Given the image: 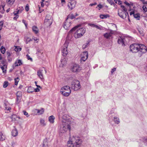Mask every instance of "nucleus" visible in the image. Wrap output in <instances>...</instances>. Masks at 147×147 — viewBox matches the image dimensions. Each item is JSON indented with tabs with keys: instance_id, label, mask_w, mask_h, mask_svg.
Listing matches in <instances>:
<instances>
[{
	"instance_id": "obj_36",
	"label": "nucleus",
	"mask_w": 147,
	"mask_h": 147,
	"mask_svg": "<svg viewBox=\"0 0 147 147\" xmlns=\"http://www.w3.org/2000/svg\"><path fill=\"white\" fill-rule=\"evenodd\" d=\"M22 48L19 46H15L14 50L16 52L20 51H21Z\"/></svg>"
},
{
	"instance_id": "obj_42",
	"label": "nucleus",
	"mask_w": 147,
	"mask_h": 147,
	"mask_svg": "<svg viewBox=\"0 0 147 147\" xmlns=\"http://www.w3.org/2000/svg\"><path fill=\"white\" fill-rule=\"evenodd\" d=\"M61 63L62 65L64 66L67 63V61H66V60L65 59H62V60L61 61Z\"/></svg>"
},
{
	"instance_id": "obj_57",
	"label": "nucleus",
	"mask_w": 147,
	"mask_h": 147,
	"mask_svg": "<svg viewBox=\"0 0 147 147\" xmlns=\"http://www.w3.org/2000/svg\"><path fill=\"white\" fill-rule=\"evenodd\" d=\"M3 23L2 22H0V30H1L3 26Z\"/></svg>"
},
{
	"instance_id": "obj_11",
	"label": "nucleus",
	"mask_w": 147,
	"mask_h": 147,
	"mask_svg": "<svg viewBox=\"0 0 147 147\" xmlns=\"http://www.w3.org/2000/svg\"><path fill=\"white\" fill-rule=\"evenodd\" d=\"M88 56V52L87 51H85L83 52L81 54V62L82 61L84 62L87 59Z\"/></svg>"
},
{
	"instance_id": "obj_4",
	"label": "nucleus",
	"mask_w": 147,
	"mask_h": 147,
	"mask_svg": "<svg viewBox=\"0 0 147 147\" xmlns=\"http://www.w3.org/2000/svg\"><path fill=\"white\" fill-rule=\"evenodd\" d=\"M60 91L61 94L65 96H68L71 93L70 88L68 86H65L62 87Z\"/></svg>"
},
{
	"instance_id": "obj_64",
	"label": "nucleus",
	"mask_w": 147,
	"mask_h": 147,
	"mask_svg": "<svg viewBox=\"0 0 147 147\" xmlns=\"http://www.w3.org/2000/svg\"><path fill=\"white\" fill-rule=\"evenodd\" d=\"M34 90L35 92H38L40 91V90L38 88H36L34 89Z\"/></svg>"
},
{
	"instance_id": "obj_6",
	"label": "nucleus",
	"mask_w": 147,
	"mask_h": 147,
	"mask_svg": "<svg viewBox=\"0 0 147 147\" xmlns=\"http://www.w3.org/2000/svg\"><path fill=\"white\" fill-rule=\"evenodd\" d=\"M73 140L75 141L74 144L77 147L80 146L82 142V140L81 138L78 136H74L73 138Z\"/></svg>"
},
{
	"instance_id": "obj_53",
	"label": "nucleus",
	"mask_w": 147,
	"mask_h": 147,
	"mask_svg": "<svg viewBox=\"0 0 147 147\" xmlns=\"http://www.w3.org/2000/svg\"><path fill=\"white\" fill-rule=\"evenodd\" d=\"M29 7L28 5L27 4L25 7V9L27 11H29Z\"/></svg>"
},
{
	"instance_id": "obj_59",
	"label": "nucleus",
	"mask_w": 147,
	"mask_h": 147,
	"mask_svg": "<svg viewBox=\"0 0 147 147\" xmlns=\"http://www.w3.org/2000/svg\"><path fill=\"white\" fill-rule=\"evenodd\" d=\"M143 141L145 143L146 141H147V137H144L143 138Z\"/></svg>"
},
{
	"instance_id": "obj_1",
	"label": "nucleus",
	"mask_w": 147,
	"mask_h": 147,
	"mask_svg": "<svg viewBox=\"0 0 147 147\" xmlns=\"http://www.w3.org/2000/svg\"><path fill=\"white\" fill-rule=\"evenodd\" d=\"M130 51L133 53H137L138 51L144 53L147 51V48L144 45L142 44L134 43L130 46Z\"/></svg>"
},
{
	"instance_id": "obj_10",
	"label": "nucleus",
	"mask_w": 147,
	"mask_h": 147,
	"mask_svg": "<svg viewBox=\"0 0 147 147\" xmlns=\"http://www.w3.org/2000/svg\"><path fill=\"white\" fill-rule=\"evenodd\" d=\"M50 142L49 139L46 138L43 140L42 143L40 145V147H49Z\"/></svg>"
},
{
	"instance_id": "obj_48",
	"label": "nucleus",
	"mask_w": 147,
	"mask_h": 147,
	"mask_svg": "<svg viewBox=\"0 0 147 147\" xmlns=\"http://www.w3.org/2000/svg\"><path fill=\"white\" fill-rule=\"evenodd\" d=\"M114 1L117 3L119 4H121L122 3V2L120 0H114Z\"/></svg>"
},
{
	"instance_id": "obj_44",
	"label": "nucleus",
	"mask_w": 147,
	"mask_h": 147,
	"mask_svg": "<svg viewBox=\"0 0 147 147\" xmlns=\"http://www.w3.org/2000/svg\"><path fill=\"white\" fill-rule=\"evenodd\" d=\"M21 99V98L17 97L16 100V104H19L20 102Z\"/></svg>"
},
{
	"instance_id": "obj_34",
	"label": "nucleus",
	"mask_w": 147,
	"mask_h": 147,
	"mask_svg": "<svg viewBox=\"0 0 147 147\" xmlns=\"http://www.w3.org/2000/svg\"><path fill=\"white\" fill-rule=\"evenodd\" d=\"M134 17L137 20H140V14L139 13H134Z\"/></svg>"
},
{
	"instance_id": "obj_49",
	"label": "nucleus",
	"mask_w": 147,
	"mask_h": 147,
	"mask_svg": "<svg viewBox=\"0 0 147 147\" xmlns=\"http://www.w3.org/2000/svg\"><path fill=\"white\" fill-rule=\"evenodd\" d=\"M23 112L24 115H25L27 117H28L30 115H28V114L27 112L25 111H23Z\"/></svg>"
},
{
	"instance_id": "obj_21",
	"label": "nucleus",
	"mask_w": 147,
	"mask_h": 147,
	"mask_svg": "<svg viewBox=\"0 0 147 147\" xmlns=\"http://www.w3.org/2000/svg\"><path fill=\"white\" fill-rule=\"evenodd\" d=\"M24 41H25L26 43L27 44L29 42L32 41V39L28 37L25 36L24 38Z\"/></svg>"
},
{
	"instance_id": "obj_27",
	"label": "nucleus",
	"mask_w": 147,
	"mask_h": 147,
	"mask_svg": "<svg viewBox=\"0 0 147 147\" xmlns=\"http://www.w3.org/2000/svg\"><path fill=\"white\" fill-rule=\"evenodd\" d=\"M88 25L90 26H91L93 27H95L96 28H97L99 29V30H101V27H100V26H98V25H96L94 24H89Z\"/></svg>"
},
{
	"instance_id": "obj_32",
	"label": "nucleus",
	"mask_w": 147,
	"mask_h": 147,
	"mask_svg": "<svg viewBox=\"0 0 147 147\" xmlns=\"http://www.w3.org/2000/svg\"><path fill=\"white\" fill-rule=\"evenodd\" d=\"M67 147H74V145L72 141H69L67 142Z\"/></svg>"
},
{
	"instance_id": "obj_46",
	"label": "nucleus",
	"mask_w": 147,
	"mask_h": 147,
	"mask_svg": "<svg viewBox=\"0 0 147 147\" xmlns=\"http://www.w3.org/2000/svg\"><path fill=\"white\" fill-rule=\"evenodd\" d=\"M121 7L123 9V11L125 12H127V9H126V8L125 7L124 5H121Z\"/></svg>"
},
{
	"instance_id": "obj_52",
	"label": "nucleus",
	"mask_w": 147,
	"mask_h": 147,
	"mask_svg": "<svg viewBox=\"0 0 147 147\" xmlns=\"http://www.w3.org/2000/svg\"><path fill=\"white\" fill-rule=\"evenodd\" d=\"M26 56L27 57V59L28 60H30L31 61H32V58H31L30 56L27 55H26Z\"/></svg>"
},
{
	"instance_id": "obj_45",
	"label": "nucleus",
	"mask_w": 147,
	"mask_h": 147,
	"mask_svg": "<svg viewBox=\"0 0 147 147\" xmlns=\"http://www.w3.org/2000/svg\"><path fill=\"white\" fill-rule=\"evenodd\" d=\"M8 82L7 81H5L3 84V87L4 88H6L8 85Z\"/></svg>"
},
{
	"instance_id": "obj_63",
	"label": "nucleus",
	"mask_w": 147,
	"mask_h": 147,
	"mask_svg": "<svg viewBox=\"0 0 147 147\" xmlns=\"http://www.w3.org/2000/svg\"><path fill=\"white\" fill-rule=\"evenodd\" d=\"M116 68H113L112 69L111 71V73H113L115 71H116Z\"/></svg>"
},
{
	"instance_id": "obj_38",
	"label": "nucleus",
	"mask_w": 147,
	"mask_h": 147,
	"mask_svg": "<svg viewBox=\"0 0 147 147\" xmlns=\"http://www.w3.org/2000/svg\"><path fill=\"white\" fill-rule=\"evenodd\" d=\"M35 111L37 112L38 113L40 114H41L44 112V110L43 109H42L41 110L36 109Z\"/></svg>"
},
{
	"instance_id": "obj_14",
	"label": "nucleus",
	"mask_w": 147,
	"mask_h": 147,
	"mask_svg": "<svg viewBox=\"0 0 147 147\" xmlns=\"http://www.w3.org/2000/svg\"><path fill=\"white\" fill-rule=\"evenodd\" d=\"M22 11V10H20V9H17L16 11H14L13 13H14V15L15 16V17L13 18V19L14 20H16L19 17V15H18V14L19 13H21Z\"/></svg>"
},
{
	"instance_id": "obj_55",
	"label": "nucleus",
	"mask_w": 147,
	"mask_h": 147,
	"mask_svg": "<svg viewBox=\"0 0 147 147\" xmlns=\"http://www.w3.org/2000/svg\"><path fill=\"white\" fill-rule=\"evenodd\" d=\"M7 58H9L11 56V54L10 52H7Z\"/></svg>"
},
{
	"instance_id": "obj_13",
	"label": "nucleus",
	"mask_w": 147,
	"mask_h": 147,
	"mask_svg": "<svg viewBox=\"0 0 147 147\" xmlns=\"http://www.w3.org/2000/svg\"><path fill=\"white\" fill-rule=\"evenodd\" d=\"M125 40V38L123 37H120L118 40L117 42L119 44H121L122 45L125 46V45L124 44Z\"/></svg>"
},
{
	"instance_id": "obj_58",
	"label": "nucleus",
	"mask_w": 147,
	"mask_h": 147,
	"mask_svg": "<svg viewBox=\"0 0 147 147\" xmlns=\"http://www.w3.org/2000/svg\"><path fill=\"white\" fill-rule=\"evenodd\" d=\"M32 40H34L35 41H36V42H38V39H37V38H32Z\"/></svg>"
},
{
	"instance_id": "obj_22",
	"label": "nucleus",
	"mask_w": 147,
	"mask_h": 147,
	"mask_svg": "<svg viewBox=\"0 0 147 147\" xmlns=\"http://www.w3.org/2000/svg\"><path fill=\"white\" fill-rule=\"evenodd\" d=\"M34 88L32 86H30L28 87L27 90V92L29 93H32L34 92Z\"/></svg>"
},
{
	"instance_id": "obj_20",
	"label": "nucleus",
	"mask_w": 147,
	"mask_h": 147,
	"mask_svg": "<svg viewBox=\"0 0 147 147\" xmlns=\"http://www.w3.org/2000/svg\"><path fill=\"white\" fill-rule=\"evenodd\" d=\"M83 35L81 32H79L76 31L74 34V36L76 38H78Z\"/></svg>"
},
{
	"instance_id": "obj_19",
	"label": "nucleus",
	"mask_w": 147,
	"mask_h": 147,
	"mask_svg": "<svg viewBox=\"0 0 147 147\" xmlns=\"http://www.w3.org/2000/svg\"><path fill=\"white\" fill-rule=\"evenodd\" d=\"M32 30L33 32L35 34H37L39 32V30L38 27L35 26H34L32 27Z\"/></svg>"
},
{
	"instance_id": "obj_41",
	"label": "nucleus",
	"mask_w": 147,
	"mask_h": 147,
	"mask_svg": "<svg viewBox=\"0 0 147 147\" xmlns=\"http://www.w3.org/2000/svg\"><path fill=\"white\" fill-rule=\"evenodd\" d=\"M19 78L18 77H17L16 78H15L14 79L15 80V84L16 85H17L18 84V82L19 80Z\"/></svg>"
},
{
	"instance_id": "obj_37",
	"label": "nucleus",
	"mask_w": 147,
	"mask_h": 147,
	"mask_svg": "<svg viewBox=\"0 0 147 147\" xmlns=\"http://www.w3.org/2000/svg\"><path fill=\"white\" fill-rule=\"evenodd\" d=\"M22 92L21 91H18L16 93L17 97L20 98H22Z\"/></svg>"
},
{
	"instance_id": "obj_12",
	"label": "nucleus",
	"mask_w": 147,
	"mask_h": 147,
	"mask_svg": "<svg viewBox=\"0 0 147 147\" xmlns=\"http://www.w3.org/2000/svg\"><path fill=\"white\" fill-rule=\"evenodd\" d=\"M118 14L121 18L123 19H124L126 18V17L127 14L128 15V17H129L128 13L127 12H125L123 11H122L120 13L118 12Z\"/></svg>"
},
{
	"instance_id": "obj_28",
	"label": "nucleus",
	"mask_w": 147,
	"mask_h": 147,
	"mask_svg": "<svg viewBox=\"0 0 147 147\" xmlns=\"http://www.w3.org/2000/svg\"><path fill=\"white\" fill-rule=\"evenodd\" d=\"M81 26L80 24L78 25L75 26L74 28H72L69 31V33H71L73 31H74L77 29L78 28L80 27Z\"/></svg>"
},
{
	"instance_id": "obj_2",
	"label": "nucleus",
	"mask_w": 147,
	"mask_h": 147,
	"mask_svg": "<svg viewBox=\"0 0 147 147\" xmlns=\"http://www.w3.org/2000/svg\"><path fill=\"white\" fill-rule=\"evenodd\" d=\"M59 131L60 133H64L69 129L71 130L70 124L65 122H61L59 124Z\"/></svg>"
},
{
	"instance_id": "obj_8",
	"label": "nucleus",
	"mask_w": 147,
	"mask_h": 147,
	"mask_svg": "<svg viewBox=\"0 0 147 147\" xmlns=\"http://www.w3.org/2000/svg\"><path fill=\"white\" fill-rule=\"evenodd\" d=\"M69 42L68 41L66 40L64 44L63 48L62 50V52L63 53V55L64 56H66L68 54V52L67 50V47Z\"/></svg>"
},
{
	"instance_id": "obj_5",
	"label": "nucleus",
	"mask_w": 147,
	"mask_h": 147,
	"mask_svg": "<svg viewBox=\"0 0 147 147\" xmlns=\"http://www.w3.org/2000/svg\"><path fill=\"white\" fill-rule=\"evenodd\" d=\"M81 86L79 81L74 80L71 82V88L74 90H78L81 88Z\"/></svg>"
},
{
	"instance_id": "obj_25",
	"label": "nucleus",
	"mask_w": 147,
	"mask_h": 147,
	"mask_svg": "<svg viewBox=\"0 0 147 147\" xmlns=\"http://www.w3.org/2000/svg\"><path fill=\"white\" fill-rule=\"evenodd\" d=\"M16 66H20L22 64V63L21 60L19 59L16 61L15 63Z\"/></svg>"
},
{
	"instance_id": "obj_26",
	"label": "nucleus",
	"mask_w": 147,
	"mask_h": 147,
	"mask_svg": "<svg viewBox=\"0 0 147 147\" xmlns=\"http://www.w3.org/2000/svg\"><path fill=\"white\" fill-rule=\"evenodd\" d=\"M100 17L101 19H103L107 18L110 17V15L108 14H100Z\"/></svg>"
},
{
	"instance_id": "obj_7",
	"label": "nucleus",
	"mask_w": 147,
	"mask_h": 147,
	"mask_svg": "<svg viewBox=\"0 0 147 147\" xmlns=\"http://www.w3.org/2000/svg\"><path fill=\"white\" fill-rule=\"evenodd\" d=\"M70 70L74 73L78 72L81 70V67L78 65L74 64L71 66Z\"/></svg>"
},
{
	"instance_id": "obj_62",
	"label": "nucleus",
	"mask_w": 147,
	"mask_h": 147,
	"mask_svg": "<svg viewBox=\"0 0 147 147\" xmlns=\"http://www.w3.org/2000/svg\"><path fill=\"white\" fill-rule=\"evenodd\" d=\"M124 3L126 4V5H127V6H128L129 7V6H130V4L129 3H128V2H127V1H125L124 2Z\"/></svg>"
},
{
	"instance_id": "obj_23",
	"label": "nucleus",
	"mask_w": 147,
	"mask_h": 147,
	"mask_svg": "<svg viewBox=\"0 0 147 147\" xmlns=\"http://www.w3.org/2000/svg\"><path fill=\"white\" fill-rule=\"evenodd\" d=\"M85 31L86 30L85 28H82L79 29L76 31L79 32H81L83 35L85 33Z\"/></svg>"
},
{
	"instance_id": "obj_15",
	"label": "nucleus",
	"mask_w": 147,
	"mask_h": 147,
	"mask_svg": "<svg viewBox=\"0 0 147 147\" xmlns=\"http://www.w3.org/2000/svg\"><path fill=\"white\" fill-rule=\"evenodd\" d=\"M70 26L71 22L66 21L64 23L63 27L65 29L67 30L69 28Z\"/></svg>"
},
{
	"instance_id": "obj_3",
	"label": "nucleus",
	"mask_w": 147,
	"mask_h": 147,
	"mask_svg": "<svg viewBox=\"0 0 147 147\" xmlns=\"http://www.w3.org/2000/svg\"><path fill=\"white\" fill-rule=\"evenodd\" d=\"M58 116L59 118H61L62 120L61 122H65L70 124L71 122L70 121V119L69 116L66 114H65L64 112L61 111L58 114Z\"/></svg>"
},
{
	"instance_id": "obj_60",
	"label": "nucleus",
	"mask_w": 147,
	"mask_h": 147,
	"mask_svg": "<svg viewBox=\"0 0 147 147\" xmlns=\"http://www.w3.org/2000/svg\"><path fill=\"white\" fill-rule=\"evenodd\" d=\"M97 6L99 8V9H98L99 10H100L101 8H102V5L100 4L98 5Z\"/></svg>"
},
{
	"instance_id": "obj_17",
	"label": "nucleus",
	"mask_w": 147,
	"mask_h": 147,
	"mask_svg": "<svg viewBox=\"0 0 147 147\" xmlns=\"http://www.w3.org/2000/svg\"><path fill=\"white\" fill-rule=\"evenodd\" d=\"M45 20V23H46V22H47V20H49L50 23H51V21H53V19L51 16L49 14H47L46 15Z\"/></svg>"
},
{
	"instance_id": "obj_33",
	"label": "nucleus",
	"mask_w": 147,
	"mask_h": 147,
	"mask_svg": "<svg viewBox=\"0 0 147 147\" xmlns=\"http://www.w3.org/2000/svg\"><path fill=\"white\" fill-rule=\"evenodd\" d=\"M113 121L115 123L117 124H118L120 123L119 119L116 117H114Z\"/></svg>"
},
{
	"instance_id": "obj_40",
	"label": "nucleus",
	"mask_w": 147,
	"mask_h": 147,
	"mask_svg": "<svg viewBox=\"0 0 147 147\" xmlns=\"http://www.w3.org/2000/svg\"><path fill=\"white\" fill-rule=\"evenodd\" d=\"M0 50L1 51V53L4 54L5 51V48L3 47L2 46L1 48H0Z\"/></svg>"
},
{
	"instance_id": "obj_18",
	"label": "nucleus",
	"mask_w": 147,
	"mask_h": 147,
	"mask_svg": "<svg viewBox=\"0 0 147 147\" xmlns=\"http://www.w3.org/2000/svg\"><path fill=\"white\" fill-rule=\"evenodd\" d=\"M76 5V3L72 2H69L68 4V6L71 10L74 8Z\"/></svg>"
},
{
	"instance_id": "obj_47",
	"label": "nucleus",
	"mask_w": 147,
	"mask_h": 147,
	"mask_svg": "<svg viewBox=\"0 0 147 147\" xmlns=\"http://www.w3.org/2000/svg\"><path fill=\"white\" fill-rule=\"evenodd\" d=\"M89 42L88 41L84 45L82 46V48L83 49H85L86 48L87 46V45L89 44Z\"/></svg>"
},
{
	"instance_id": "obj_24",
	"label": "nucleus",
	"mask_w": 147,
	"mask_h": 147,
	"mask_svg": "<svg viewBox=\"0 0 147 147\" xmlns=\"http://www.w3.org/2000/svg\"><path fill=\"white\" fill-rule=\"evenodd\" d=\"M55 117L53 115L50 116L49 117V121L51 123H53L54 122Z\"/></svg>"
},
{
	"instance_id": "obj_51",
	"label": "nucleus",
	"mask_w": 147,
	"mask_h": 147,
	"mask_svg": "<svg viewBox=\"0 0 147 147\" xmlns=\"http://www.w3.org/2000/svg\"><path fill=\"white\" fill-rule=\"evenodd\" d=\"M142 8L144 11H147V6L143 5L142 7Z\"/></svg>"
},
{
	"instance_id": "obj_61",
	"label": "nucleus",
	"mask_w": 147,
	"mask_h": 147,
	"mask_svg": "<svg viewBox=\"0 0 147 147\" xmlns=\"http://www.w3.org/2000/svg\"><path fill=\"white\" fill-rule=\"evenodd\" d=\"M5 60H2L1 61V64H3V65H6L5 64Z\"/></svg>"
},
{
	"instance_id": "obj_31",
	"label": "nucleus",
	"mask_w": 147,
	"mask_h": 147,
	"mask_svg": "<svg viewBox=\"0 0 147 147\" xmlns=\"http://www.w3.org/2000/svg\"><path fill=\"white\" fill-rule=\"evenodd\" d=\"M0 67L3 71V72L5 73L6 72V70L5 69V68L6 69L7 68V65H4L3 66L0 65Z\"/></svg>"
},
{
	"instance_id": "obj_54",
	"label": "nucleus",
	"mask_w": 147,
	"mask_h": 147,
	"mask_svg": "<svg viewBox=\"0 0 147 147\" xmlns=\"http://www.w3.org/2000/svg\"><path fill=\"white\" fill-rule=\"evenodd\" d=\"M3 5H2V8H3V11L1 12V13H4V7H5V3H3Z\"/></svg>"
},
{
	"instance_id": "obj_56",
	"label": "nucleus",
	"mask_w": 147,
	"mask_h": 147,
	"mask_svg": "<svg viewBox=\"0 0 147 147\" xmlns=\"http://www.w3.org/2000/svg\"><path fill=\"white\" fill-rule=\"evenodd\" d=\"M75 18V16H74V15L71 14L70 16V18L71 19H73Z\"/></svg>"
},
{
	"instance_id": "obj_29",
	"label": "nucleus",
	"mask_w": 147,
	"mask_h": 147,
	"mask_svg": "<svg viewBox=\"0 0 147 147\" xmlns=\"http://www.w3.org/2000/svg\"><path fill=\"white\" fill-rule=\"evenodd\" d=\"M47 22H46V23H45V20H44V25L46 27H48L50 26L51 24L52 23L53 21H51V23L49 22V20H47Z\"/></svg>"
},
{
	"instance_id": "obj_50",
	"label": "nucleus",
	"mask_w": 147,
	"mask_h": 147,
	"mask_svg": "<svg viewBox=\"0 0 147 147\" xmlns=\"http://www.w3.org/2000/svg\"><path fill=\"white\" fill-rule=\"evenodd\" d=\"M107 1L111 5H113L114 4L113 1L112 0H107Z\"/></svg>"
},
{
	"instance_id": "obj_39",
	"label": "nucleus",
	"mask_w": 147,
	"mask_h": 147,
	"mask_svg": "<svg viewBox=\"0 0 147 147\" xmlns=\"http://www.w3.org/2000/svg\"><path fill=\"white\" fill-rule=\"evenodd\" d=\"M15 0H6L7 3L11 5H12Z\"/></svg>"
},
{
	"instance_id": "obj_35",
	"label": "nucleus",
	"mask_w": 147,
	"mask_h": 147,
	"mask_svg": "<svg viewBox=\"0 0 147 147\" xmlns=\"http://www.w3.org/2000/svg\"><path fill=\"white\" fill-rule=\"evenodd\" d=\"M5 136L1 132H0V140L3 141L5 140Z\"/></svg>"
},
{
	"instance_id": "obj_9",
	"label": "nucleus",
	"mask_w": 147,
	"mask_h": 147,
	"mask_svg": "<svg viewBox=\"0 0 147 147\" xmlns=\"http://www.w3.org/2000/svg\"><path fill=\"white\" fill-rule=\"evenodd\" d=\"M44 71H45V73L47 72L46 69L43 67L37 71V75L41 80L43 79L44 78L43 74Z\"/></svg>"
},
{
	"instance_id": "obj_30",
	"label": "nucleus",
	"mask_w": 147,
	"mask_h": 147,
	"mask_svg": "<svg viewBox=\"0 0 147 147\" xmlns=\"http://www.w3.org/2000/svg\"><path fill=\"white\" fill-rule=\"evenodd\" d=\"M18 134V132L16 128L12 131V135L14 137L17 136Z\"/></svg>"
},
{
	"instance_id": "obj_43",
	"label": "nucleus",
	"mask_w": 147,
	"mask_h": 147,
	"mask_svg": "<svg viewBox=\"0 0 147 147\" xmlns=\"http://www.w3.org/2000/svg\"><path fill=\"white\" fill-rule=\"evenodd\" d=\"M40 123L41 125L42 126H45L46 124L45 123V121L44 120L42 119H41L40 120Z\"/></svg>"
},
{
	"instance_id": "obj_16",
	"label": "nucleus",
	"mask_w": 147,
	"mask_h": 147,
	"mask_svg": "<svg viewBox=\"0 0 147 147\" xmlns=\"http://www.w3.org/2000/svg\"><path fill=\"white\" fill-rule=\"evenodd\" d=\"M113 33L112 32V31H111L109 32H107L105 34H104V37L107 39H109L111 37L112 38V35Z\"/></svg>"
}]
</instances>
